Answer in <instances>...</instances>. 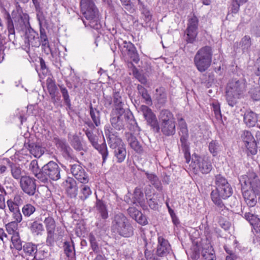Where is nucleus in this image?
<instances>
[{
  "label": "nucleus",
  "instance_id": "nucleus-1",
  "mask_svg": "<svg viewBox=\"0 0 260 260\" xmlns=\"http://www.w3.org/2000/svg\"><path fill=\"white\" fill-rule=\"evenodd\" d=\"M110 116L111 124L115 130H123L125 126L131 132L139 130L137 122L130 111L111 112Z\"/></svg>",
  "mask_w": 260,
  "mask_h": 260
},
{
  "label": "nucleus",
  "instance_id": "nucleus-2",
  "mask_svg": "<svg viewBox=\"0 0 260 260\" xmlns=\"http://www.w3.org/2000/svg\"><path fill=\"white\" fill-rule=\"evenodd\" d=\"M105 134L110 148L113 150V154L116 162H123L126 158V150L125 145L118 137L117 133L114 132L113 128L107 126L105 128Z\"/></svg>",
  "mask_w": 260,
  "mask_h": 260
},
{
  "label": "nucleus",
  "instance_id": "nucleus-3",
  "mask_svg": "<svg viewBox=\"0 0 260 260\" xmlns=\"http://www.w3.org/2000/svg\"><path fill=\"white\" fill-rule=\"evenodd\" d=\"M247 89V82L244 78L234 79L228 84L226 91V100L228 105L233 107L241 98Z\"/></svg>",
  "mask_w": 260,
  "mask_h": 260
},
{
  "label": "nucleus",
  "instance_id": "nucleus-4",
  "mask_svg": "<svg viewBox=\"0 0 260 260\" xmlns=\"http://www.w3.org/2000/svg\"><path fill=\"white\" fill-rule=\"evenodd\" d=\"M80 7L81 11L86 19V20H83L85 26H89L95 29H99L101 24L99 10L92 0H81Z\"/></svg>",
  "mask_w": 260,
  "mask_h": 260
},
{
  "label": "nucleus",
  "instance_id": "nucleus-5",
  "mask_svg": "<svg viewBox=\"0 0 260 260\" xmlns=\"http://www.w3.org/2000/svg\"><path fill=\"white\" fill-rule=\"evenodd\" d=\"M212 56V49L209 46L203 47L197 52L193 61L199 72H204L208 70L211 64Z\"/></svg>",
  "mask_w": 260,
  "mask_h": 260
},
{
  "label": "nucleus",
  "instance_id": "nucleus-6",
  "mask_svg": "<svg viewBox=\"0 0 260 260\" xmlns=\"http://www.w3.org/2000/svg\"><path fill=\"white\" fill-rule=\"evenodd\" d=\"M112 229L114 232L124 237H130L134 234V229L126 216L122 213L115 215Z\"/></svg>",
  "mask_w": 260,
  "mask_h": 260
},
{
  "label": "nucleus",
  "instance_id": "nucleus-7",
  "mask_svg": "<svg viewBox=\"0 0 260 260\" xmlns=\"http://www.w3.org/2000/svg\"><path fill=\"white\" fill-rule=\"evenodd\" d=\"M215 184L216 189L211 193V197L226 199L233 194V189L227 179L221 174L215 176Z\"/></svg>",
  "mask_w": 260,
  "mask_h": 260
},
{
  "label": "nucleus",
  "instance_id": "nucleus-8",
  "mask_svg": "<svg viewBox=\"0 0 260 260\" xmlns=\"http://www.w3.org/2000/svg\"><path fill=\"white\" fill-rule=\"evenodd\" d=\"M159 131L166 136H171L176 133V124L173 114L168 110H162L159 116Z\"/></svg>",
  "mask_w": 260,
  "mask_h": 260
},
{
  "label": "nucleus",
  "instance_id": "nucleus-9",
  "mask_svg": "<svg viewBox=\"0 0 260 260\" xmlns=\"http://www.w3.org/2000/svg\"><path fill=\"white\" fill-rule=\"evenodd\" d=\"M61 169L57 163L50 161L42 168V175H40L42 182H47L48 180L57 181L60 178Z\"/></svg>",
  "mask_w": 260,
  "mask_h": 260
},
{
  "label": "nucleus",
  "instance_id": "nucleus-10",
  "mask_svg": "<svg viewBox=\"0 0 260 260\" xmlns=\"http://www.w3.org/2000/svg\"><path fill=\"white\" fill-rule=\"evenodd\" d=\"M180 130L179 135L181 147L184 153L186 161L188 163L190 160L189 146L188 143L189 137L187 124L183 118H181L179 121Z\"/></svg>",
  "mask_w": 260,
  "mask_h": 260
},
{
  "label": "nucleus",
  "instance_id": "nucleus-11",
  "mask_svg": "<svg viewBox=\"0 0 260 260\" xmlns=\"http://www.w3.org/2000/svg\"><path fill=\"white\" fill-rule=\"evenodd\" d=\"M239 181L241 186H247L249 190L260 196V180L255 173H250L248 176H241Z\"/></svg>",
  "mask_w": 260,
  "mask_h": 260
},
{
  "label": "nucleus",
  "instance_id": "nucleus-12",
  "mask_svg": "<svg viewBox=\"0 0 260 260\" xmlns=\"http://www.w3.org/2000/svg\"><path fill=\"white\" fill-rule=\"evenodd\" d=\"M199 20L198 18L193 15L188 19L187 27L185 30V40L188 43H193L198 35Z\"/></svg>",
  "mask_w": 260,
  "mask_h": 260
},
{
  "label": "nucleus",
  "instance_id": "nucleus-13",
  "mask_svg": "<svg viewBox=\"0 0 260 260\" xmlns=\"http://www.w3.org/2000/svg\"><path fill=\"white\" fill-rule=\"evenodd\" d=\"M119 46L123 55L127 56L135 63H138L140 60L139 55L136 47L133 43L124 41Z\"/></svg>",
  "mask_w": 260,
  "mask_h": 260
},
{
  "label": "nucleus",
  "instance_id": "nucleus-14",
  "mask_svg": "<svg viewBox=\"0 0 260 260\" xmlns=\"http://www.w3.org/2000/svg\"><path fill=\"white\" fill-rule=\"evenodd\" d=\"M20 186L24 193L30 196H33L37 188L36 180L28 176L24 175L20 180Z\"/></svg>",
  "mask_w": 260,
  "mask_h": 260
},
{
  "label": "nucleus",
  "instance_id": "nucleus-15",
  "mask_svg": "<svg viewBox=\"0 0 260 260\" xmlns=\"http://www.w3.org/2000/svg\"><path fill=\"white\" fill-rule=\"evenodd\" d=\"M70 167L71 172L77 180L83 184L88 182L89 179L88 174L79 162L71 165Z\"/></svg>",
  "mask_w": 260,
  "mask_h": 260
},
{
  "label": "nucleus",
  "instance_id": "nucleus-16",
  "mask_svg": "<svg viewBox=\"0 0 260 260\" xmlns=\"http://www.w3.org/2000/svg\"><path fill=\"white\" fill-rule=\"evenodd\" d=\"M24 43L26 47H38L41 45L38 34L31 28L28 29L25 32Z\"/></svg>",
  "mask_w": 260,
  "mask_h": 260
},
{
  "label": "nucleus",
  "instance_id": "nucleus-17",
  "mask_svg": "<svg viewBox=\"0 0 260 260\" xmlns=\"http://www.w3.org/2000/svg\"><path fill=\"white\" fill-rule=\"evenodd\" d=\"M171 250V245L168 241L162 236L158 237V245L156 248V254L159 257L166 256Z\"/></svg>",
  "mask_w": 260,
  "mask_h": 260
},
{
  "label": "nucleus",
  "instance_id": "nucleus-18",
  "mask_svg": "<svg viewBox=\"0 0 260 260\" xmlns=\"http://www.w3.org/2000/svg\"><path fill=\"white\" fill-rule=\"evenodd\" d=\"M243 198L250 208L254 207L257 203V198L258 196L251 190L248 189L247 186H241Z\"/></svg>",
  "mask_w": 260,
  "mask_h": 260
},
{
  "label": "nucleus",
  "instance_id": "nucleus-19",
  "mask_svg": "<svg viewBox=\"0 0 260 260\" xmlns=\"http://www.w3.org/2000/svg\"><path fill=\"white\" fill-rule=\"evenodd\" d=\"M256 212L250 210L244 214L245 218L250 223L256 233H260V219L255 215Z\"/></svg>",
  "mask_w": 260,
  "mask_h": 260
},
{
  "label": "nucleus",
  "instance_id": "nucleus-20",
  "mask_svg": "<svg viewBox=\"0 0 260 260\" xmlns=\"http://www.w3.org/2000/svg\"><path fill=\"white\" fill-rule=\"evenodd\" d=\"M125 139L129 147L138 153H142L143 151V149L138 141L137 138L132 133L129 132H126L125 133Z\"/></svg>",
  "mask_w": 260,
  "mask_h": 260
},
{
  "label": "nucleus",
  "instance_id": "nucleus-21",
  "mask_svg": "<svg viewBox=\"0 0 260 260\" xmlns=\"http://www.w3.org/2000/svg\"><path fill=\"white\" fill-rule=\"evenodd\" d=\"M196 167L198 168L203 174H208L212 170V166L206 157L197 158L194 161Z\"/></svg>",
  "mask_w": 260,
  "mask_h": 260
},
{
  "label": "nucleus",
  "instance_id": "nucleus-22",
  "mask_svg": "<svg viewBox=\"0 0 260 260\" xmlns=\"http://www.w3.org/2000/svg\"><path fill=\"white\" fill-rule=\"evenodd\" d=\"M128 204H137L138 203L141 206H143L144 205L145 199L144 193L140 188L136 187L133 193V197L132 200L128 199L126 200Z\"/></svg>",
  "mask_w": 260,
  "mask_h": 260
},
{
  "label": "nucleus",
  "instance_id": "nucleus-23",
  "mask_svg": "<svg viewBox=\"0 0 260 260\" xmlns=\"http://www.w3.org/2000/svg\"><path fill=\"white\" fill-rule=\"evenodd\" d=\"M66 190L71 198H75L78 192L76 181L73 178H68L66 182Z\"/></svg>",
  "mask_w": 260,
  "mask_h": 260
},
{
  "label": "nucleus",
  "instance_id": "nucleus-24",
  "mask_svg": "<svg viewBox=\"0 0 260 260\" xmlns=\"http://www.w3.org/2000/svg\"><path fill=\"white\" fill-rule=\"evenodd\" d=\"M114 108L112 112L126 111L123 108L124 104L122 102V97L119 91L115 90L113 93Z\"/></svg>",
  "mask_w": 260,
  "mask_h": 260
},
{
  "label": "nucleus",
  "instance_id": "nucleus-25",
  "mask_svg": "<svg viewBox=\"0 0 260 260\" xmlns=\"http://www.w3.org/2000/svg\"><path fill=\"white\" fill-rule=\"evenodd\" d=\"M6 161L8 166L11 168V173L12 177L16 180H21V178L24 176L23 174L24 171L22 170L19 165L11 162L9 159H6Z\"/></svg>",
  "mask_w": 260,
  "mask_h": 260
},
{
  "label": "nucleus",
  "instance_id": "nucleus-26",
  "mask_svg": "<svg viewBox=\"0 0 260 260\" xmlns=\"http://www.w3.org/2000/svg\"><path fill=\"white\" fill-rule=\"evenodd\" d=\"M95 208L97 215L102 219L105 220L109 217L108 211L106 204L101 200L96 199Z\"/></svg>",
  "mask_w": 260,
  "mask_h": 260
},
{
  "label": "nucleus",
  "instance_id": "nucleus-27",
  "mask_svg": "<svg viewBox=\"0 0 260 260\" xmlns=\"http://www.w3.org/2000/svg\"><path fill=\"white\" fill-rule=\"evenodd\" d=\"M244 122L248 127H253L257 122V115L251 110H247L244 115Z\"/></svg>",
  "mask_w": 260,
  "mask_h": 260
},
{
  "label": "nucleus",
  "instance_id": "nucleus-28",
  "mask_svg": "<svg viewBox=\"0 0 260 260\" xmlns=\"http://www.w3.org/2000/svg\"><path fill=\"white\" fill-rule=\"evenodd\" d=\"M201 254L204 260L216 259L213 249L209 244H206L202 247Z\"/></svg>",
  "mask_w": 260,
  "mask_h": 260
},
{
  "label": "nucleus",
  "instance_id": "nucleus-29",
  "mask_svg": "<svg viewBox=\"0 0 260 260\" xmlns=\"http://www.w3.org/2000/svg\"><path fill=\"white\" fill-rule=\"evenodd\" d=\"M22 249L26 255L34 256V260H38L36 255L38 249L36 245L31 242L25 243L23 246Z\"/></svg>",
  "mask_w": 260,
  "mask_h": 260
},
{
  "label": "nucleus",
  "instance_id": "nucleus-30",
  "mask_svg": "<svg viewBox=\"0 0 260 260\" xmlns=\"http://www.w3.org/2000/svg\"><path fill=\"white\" fill-rule=\"evenodd\" d=\"M138 2V4L140 5L139 10L141 11V18L143 19L146 23H148L151 21L152 18V15L149 10L145 6L141 1L140 2L139 1Z\"/></svg>",
  "mask_w": 260,
  "mask_h": 260
},
{
  "label": "nucleus",
  "instance_id": "nucleus-31",
  "mask_svg": "<svg viewBox=\"0 0 260 260\" xmlns=\"http://www.w3.org/2000/svg\"><path fill=\"white\" fill-rule=\"evenodd\" d=\"M24 147L36 157H40L42 154V148L35 143H29V142H25Z\"/></svg>",
  "mask_w": 260,
  "mask_h": 260
},
{
  "label": "nucleus",
  "instance_id": "nucleus-32",
  "mask_svg": "<svg viewBox=\"0 0 260 260\" xmlns=\"http://www.w3.org/2000/svg\"><path fill=\"white\" fill-rule=\"evenodd\" d=\"M147 179L150 183L157 189L160 190L162 189V185L160 181L156 175L153 173H149L144 171Z\"/></svg>",
  "mask_w": 260,
  "mask_h": 260
},
{
  "label": "nucleus",
  "instance_id": "nucleus-33",
  "mask_svg": "<svg viewBox=\"0 0 260 260\" xmlns=\"http://www.w3.org/2000/svg\"><path fill=\"white\" fill-rule=\"evenodd\" d=\"M145 120L147 124L151 127L154 132L156 133L159 132V125L156 115L154 113L145 118Z\"/></svg>",
  "mask_w": 260,
  "mask_h": 260
},
{
  "label": "nucleus",
  "instance_id": "nucleus-34",
  "mask_svg": "<svg viewBox=\"0 0 260 260\" xmlns=\"http://www.w3.org/2000/svg\"><path fill=\"white\" fill-rule=\"evenodd\" d=\"M211 198L213 202L216 205V210L219 213L222 215L226 213L228 209L223 203L221 199L214 197H211Z\"/></svg>",
  "mask_w": 260,
  "mask_h": 260
},
{
  "label": "nucleus",
  "instance_id": "nucleus-35",
  "mask_svg": "<svg viewBox=\"0 0 260 260\" xmlns=\"http://www.w3.org/2000/svg\"><path fill=\"white\" fill-rule=\"evenodd\" d=\"M93 147L102 155L103 159L102 163H105L109 155L108 148L106 143H103L101 144H99L98 143L95 144V145L93 146Z\"/></svg>",
  "mask_w": 260,
  "mask_h": 260
},
{
  "label": "nucleus",
  "instance_id": "nucleus-36",
  "mask_svg": "<svg viewBox=\"0 0 260 260\" xmlns=\"http://www.w3.org/2000/svg\"><path fill=\"white\" fill-rule=\"evenodd\" d=\"M24 202L23 194L22 193L15 194L13 199H9L7 201V204L19 207L23 205Z\"/></svg>",
  "mask_w": 260,
  "mask_h": 260
},
{
  "label": "nucleus",
  "instance_id": "nucleus-37",
  "mask_svg": "<svg viewBox=\"0 0 260 260\" xmlns=\"http://www.w3.org/2000/svg\"><path fill=\"white\" fill-rule=\"evenodd\" d=\"M29 170L38 180L41 181V178H40V175H42V169H39L37 160L34 159L30 162L29 165Z\"/></svg>",
  "mask_w": 260,
  "mask_h": 260
},
{
  "label": "nucleus",
  "instance_id": "nucleus-38",
  "mask_svg": "<svg viewBox=\"0 0 260 260\" xmlns=\"http://www.w3.org/2000/svg\"><path fill=\"white\" fill-rule=\"evenodd\" d=\"M9 210L11 213L12 219H16L17 221H21L22 216L20 212L19 207L7 205Z\"/></svg>",
  "mask_w": 260,
  "mask_h": 260
},
{
  "label": "nucleus",
  "instance_id": "nucleus-39",
  "mask_svg": "<svg viewBox=\"0 0 260 260\" xmlns=\"http://www.w3.org/2000/svg\"><path fill=\"white\" fill-rule=\"evenodd\" d=\"M64 253L69 258V260H76L75 253L73 245H71L68 242H65L63 245Z\"/></svg>",
  "mask_w": 260,
  "mask_h": 260
},
{
  "label": "nucleus",
  "instance_id": "nucleus-40",
  "mask_svg": "<svg viewBox=\"0 0 260 260\" xmlns=\"http://www.w3.org/2000/svg\"><path fill=\"white\" fill-rule=\"evenodd\" d=\"M90 115L95 126L101 124L100 112L95 108H93L92 105H90Z\"/></svg>",
  "mask_w": 260,
  "mask_h": 260
},
{
  "label": "nucleus",
  "instance_id": "nucleus-41",
  "mask_svg": "<svg viewBox=\"0 0 260 260\" xmlns=\"http://www.w3.org/2000/svg\"><path fill=\"white\" fill-rule=\"evenodd\" d=\"M208 148L212 155L215 156L221 150V146L217 140H212L209 143Z\"/></svg>",
  "mask_w": 260,
  "mask_h": 260
},
{
  "label": "nucleus",
  "instance_id": "nucleus-42",
  "mask_svg": "<svg viewBox=\"0 0 260 260\" xmlns=\"http://www.w3.org/2000/svg\"><path fill=\"white\" fill-rule=\"evenodd\" d=\"M47 87L48 92L51 96L52 101L53 103H55L57 88L55 84V83L52 80V79H47Z\"/></svg>",
  "mask_w": 260,
  "mask_h": 260
},
{
  "label": "nucleus",
  "instance_id": "nucleus-43",
  "mask_svg": "<svg viewBox=\"0 0 260 260\" xmlns=\"http://www.w3.org/2000/svg\"><path fill=\"white\" fill-rule=\"evenodd\" d=\"M29 229L32 234L37 236L42 235L44 230L43 224L37 221H34L30 224Z\"/></svg>",
  "mask_w": 260,
  "mask_h": 260
},
{
  "label": "nucleus",
  "instance_id": "nucleus-44",
  "mask_svg": "<svg viewBox=\"0 0 260 260\" xmlns=\"http://www.w3.org/2000/svg\"><path fill=\"white\" fill-rule=\"evenodd\" d=\"M137 89L138 90L139 93L145 100L146 104L148 105H151L152 104V100L148 93L147 90L141 85L137 86Z\"/></svg>",
  "mask_w": 260,
  "mask_h": 260
},
{
  "label": "nucleus",
  "instance_id": "nucleus-45",
  "mask_svg": "<svg viewBox=\"0 0 260 260\" xmlns=\"http://www.w3.org/2000/svg\"><path fill=\"white\" fill-rule=\"evenodd\" d=\"M80 193L79 198L82 200H85L87 199L91 194V190L88 185L82 184L80 187Z\"/></svg>",
  "mask_w": 260,
  "mask_h": 260
},
{
  "label": "nucleus",
  "instance_id": "nucleus-46",
  "mask_svg": "<svg viewBox=\"0 0 260 260\" xmlns=\"http://www.w3.org/2000/svg\"><path fill=\"white\" fill-rule=\"evenodd\" d=\"M43 221L47 231H55L56 224L52 217L48 215V216L45 218Z\"/></svg>",
  "mask_w": 260,
  "mask_h": 260
},
{
  "label": "nucleus",
  "instance_id": "nucleus-47",
  "mask_svg": "<svg viewBox=\"0 0 260 260\" xmlns=\"http://www.w3.org/2000/svg\"><path fill=\"white\" fill-rule=\"evenodd\" d=\"M59 87L60 92L62 94V98L63 99L64 104L67 106V107L69 109H71V100L67 89L63 85H59Z\"/></svg>",
  "mask_w": 260,
  "mask_h": 260
},
{
  "label": "nucleus",
  "instance_id": "nucleus-48",
  "mask_svg": "<svg viewBox=\"0 0 260 260\" xmlns=\"http://www.w3.org/2000/svg\"><path fill=\"white\" fill-rule=\"evenodd\" d=\"M40 31V39L39 40L41 44H42V46L44 47V48H47L48 49V51L51 52V51L50 48L49 41L45 29L44 28H41Z\"/></svg>",
  "mask_w": 260,
  "mask_h": 260
},
{
  "label": "nucleus",
  "instance_id": "nucleus-49",
  "mask_svg": "<svg viewBox=\"0 0 260 260\" xmlns=\"http://www.w3.org/2000/svg\"><path fill=\"white\" fill-rule=\"evenodd\" d=\"M156 98L159 103H165L167 100V93L164 88L160 87L156 89Z\"/></svg>",
  "mask_w": 260,
  "mask_h": 260
},
{
  "label": "nucleus",
  "instance_id": "nucleus-50",
  "mask_svg": "<svg viewBox=\"0 0 260 260\" xmlns=\"http://www.w3.org/2000/svg\"><path fill=\"white\" fill-rule=\"evenodd\" d=\"M5 18L7 21V29L10 35L15 34V29L13 20L11 17L10 14L7 12L5 15Z\"/></svg>",
  "mask_w": 260,
  "mask_h": 260
},
{
  "label": "nucleus",
  "instance_id": "nucleus-51",
  "mask_svg": "<svg viewBox=\"0 0 260 260\" xmlns=\"http://www.w3.org/2000/svg\"><path fill=\"white\" fill-rule=\"evenodd\" d=\"M89 241L90 247L93 251L95 253H99L100 251L99 245L96 242L95 236L92 233H90L89 235Z\"/></svg>",
  "mask_w": 260,
  "mask_h": 260
},
{
  "label": "nucleus",
  "instance_id": "nucleus-52",
  "mask_svg": "<svg viewBox=\"0 0 260 260\" xmlns=\"http://www.w3.org/2000/svg\"><path fill=\"white\" fill-rule=\"evenodd\" d=\"M36 211L35 207L30 204H27L23 207L22 212L25 216L29 217Z\"/></svg>",
  "mask_w": 260,
  "mask_h": 260
},
{
  "label": "nucleus",
  "instance_id": "nucleus-53",
  "mask_svg": "<svg viewBox=\"0 0 260 260\" xmlns=\"http://www.w3.org/2000/svg\"><path fill=\"white\" fill-rule=\"evenodd\" d=\"M13 220L8 223L6 225V228L7 232L10 234H13L17 229L18 223L21 221H17L16 219H13Z\"/></svg>",
  "mask_w": 260,
  "mask_h": 260
},
{
  "label": "nucleus",
  "instance_id": "nucleus-54",
  "mask_svg": "<svg viewBox=\"0 0 260 260\" xmlns=\"http://www.w3.org/2000/svg\"><path fill=\"white\" fill-rule=\"evenodd\" d=\"M56 144L67 155L69 154L71 149L64 140L58 139L56 141Z\"/></svg>",
  "mask_w": 260,
  "mask_h": 260
},
{
  "label": "nucleus",
  "instance_id": "nucleus-55",
  "mask_svg": "<svg viewBox=\"0 0 260 260\" xmlns=\"http://www.w3.org/2000/svg\"><path fill=\"white\" fill-rule=\"evenodd\" d=\"M71 144L77 151H81L83 149L82 145L77 136H74L73 137Z\"/></svg>",
  "mask_w": 260,
  "mask_h": 260
},
{
  "label": "nucleus",
  "instance_id": "nucleus-56",
  "mask_svg": "<svg viewBox=\"0 0 260 260\" xmlns=\"http://www.w3.org/2000/svg\"><path fill=\"white\" fill-rule=\"evenodd\" d=\"M249 94L253 100L256 101L260 100V87L257 86L251 88Z\"/></svg>",
  "mask_w": 260,
  "mask_h": 260
},
{
  "label": "nucleus",
  "instance_id": "nucleus-57",
  "mask_svg": "<svg viewBox=\"0 0 260 260\" xmlns=\"http://www.w3.org/2000/svg\"><path fill=\"white\" fill-rule=\"evenodd\" d=\"M242 138L244 145L250 143L251 142L255 141V140L251 134V133L248 131H244L242 135Z\"/></svg>",
  "mask_w": 260,
  "mask_h": 260
},
{
  "label": "nucleus",
  "instance_id": "nucleus-58",
  "mask_svg": "<svg viewBox=\"0 0 260 260\" xmlns=\"http://www.w3.org/2000/svg\"><path fill=\"white\" fill-rule=\"evenodd\" d=\"M240 45L242 50H245L248 49L251 46L250 37L248 36L244 37L242 39Z\"/></svg>",
  "mask_w": 260,
  "mask_h": 260
},
{
  "label": "nucleus",
  "instance_id": "nucleus-59",
  "mask_svg": "<svg viewBox=\"0 0 260 260\" xmlns=\"http://www.w3.org/2000/svg\"><path fill=\"white\" fill-rule=\"evenodd\" d=\"M249 152L252 155H255L257 153V147L255 141L251 142L250 143L245 145Z\"/></svg>",
  "mask_w": 260,
  "mask_h": 260
},
{
  "label": "nucleus",
  "instance_id": "nucleus-60",
  "mask_svg": "<svg viewBox=\"0 0 260 260\" xmlns=\"http://www.w3.org/2000/svg\"><path fill=\"white\" fill-rule=\"evenodd\" d=\"M133 74L142 84H145L147 83L146 78L143 75L139 73L136 68L133 70Z\"/></svg>",
  "mask_w": 260,
  "mask_h": 260
},
{
  "label": "nucleus",
  "instance_id": "nucleus-61",
  "mask_svg": "<svg viewBox=\"0 0 260 260\" xmlns=\"http://www.w3.org/2000/svg\"><path fill=\"white\" fill-rule=\"evenodd\" d=\"M54 232L47 231L46 244L48 246H53L54 244Z\"/></svg>",
  "mask_w": 260,
  "mask_h": 260
},
{
  "label": "nucleus",
  "instance_id": "nucleus-62",
  "mask_svg": "<svg viewBox=\"0 0 260 260\" xmlns=\"http://www.w3.org/2000/svg\"><path fill=\"white\" fill-rule=\"evenodd\" d=\"M145 119L153 114L152 110L146 105H142L140 108Z\"/></svg>",
  "mask_w": 260,
  "mask_h": 260
},
{
  "label": "nucleus",
  "instance_id": "nucleus-63",
  "mask_svg": "<svg viewBox=\"0 0 260 260\" xmlns=\"http://www.w3.org/2000/svg\"><path fill=\"white\" fill-rule=\"evenodd\" d=\"M12 241L16 249L18 251H20L22 249L23 246H22V243L18 237L14 236L12 239Z\"/></svg>",
  "mask_w": 260,
  "mask_h": 260
},
{
  "label": "nucleus",
  "instance_id": "nucleus-64",
  "mask_svg": "<svg viewBox=\"0 0 260 260\" xmlns=\"http://www.w3.org/2000/svg\"><path fill=\"white\" fill-rule=\"evenodd\" d=\"M242 4L241 3L237 2V0H233L230 9V11L234 14H236L239 10L240 6Z\"/></svg>",
  "mask_w": 260,
  "mask_h": 260
}]
</instances>
